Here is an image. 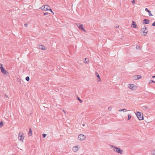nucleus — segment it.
I'll list each match as a JSON object with an SVG mask.
<instances>
[{"instance_id": "nucleus-1", "label": "nucleus", "mask_w": 155, "mask_h": 155, "mask_svg": "<svg viewBox=\"0 0 155 155\" xmlns=\"http://www.w3.org/2000/svg\"><path fill=\"white\" fill-rule=\"evenodd\" d=\"M111 148H112L113 150L114 151L120 154L122 153L123 150L120 149V148L112 145H111Z\"/></svg>"}, {"instance_id": "nucleus-2", "label": "nucleus", "mask_w": 155, "mask_h": 155, "mask_svg": "<svg viewBox=\"0 0 155 155\" xmlns=\"http://www.w3.org/2000/svg\"><path fill=\"white\" fill-rule=\"evenodd\" d=\"M136 114L139 120H141L143 119V114H141L140 112H138Z\"/></svg>"}, {"instance_id": "nucleus-3", "label": "nucleus", "mask_w": 155, "mask_h": 155, "mask_svg": "<svg viewBox=\"0 0 155 155\" xmlns=\"http://www.w3.org/2000/svg\"><path fill=\"white\" fill-rule=\"evenodd\" d=\"M25 137L24 134L22 132H20L18 134V139L19 140L23 141Z\"/></svg>"}, {"instance_id": "nucleus-4", "label": "nucleus", "mask_w": 155, "mask_h": 155, "mask_svg": "<svg viewBox=\"0 0 155 155\" xmlns=\"http://www.w3.org/2000/svg\"><path fill=\"white\" fill-rule=\"evenodd\" d=\"M147 30V27L145 26H144L143 28L141 29L142 31L143 32V35L144 36H145L147 35V31L146 30Z\"/></svg>"}, {"instance_id": "nucleus-5", "label": "nucleus", "mask_w": 155, "mask_h": 155, "mask_svg": "<svg viewBox=\"0 0 155 155\" xmlns=\"http://www.w3.org/2000/svg\"><path fill=\"white\" fill-rule=\"evenodd\" d=\"M76 25L78 27L79 29H81L85 32H86V31L85 29H84L83 28V25L80 23H77L76 24Z\"/></svg>"}, {"instance_id": "nucleus-6", "label": "nucleus", "mask_w": 155, "mask_h": 155, "mask_svg": "<svg viewBox=\"0 0 155 155\" xmlns=\"http://www.w3.org/2000/svg\"><path fill=\"white\" fill-rule=\"evenodd\" d=\"M49 7V6L48 5H44L41 6L40 8L41 10L44 11H48V8Z\"/></svg>"}, {"instance_id": "nucleus-7", "label": "nucleus", "mask_w": 155, "mask_h": 155, "mask_svg": "<svg viewBox=\"0 0 155 155\" xmlns=\"http://www.w3.org/2000/svg\"><path fill=\"white\" fill-rule=\"evenodd\" d=\"M78 138L80 140H83L86 139V137L83 134H80L78 136Z\"/></svg>"}, {"instance_id": "nucleus-8", "label": "nucleus", "mask_w": 155, "mask_h": 155, "mask_svg": "<svg viewBox=\"0 0 155 155\" xmlns=\"http://www.w3.org/2000/svg\"><path fill=\"white\" fill-rule=\"evenodd\" d=\"M0 69L2 73L3 74L7 75L8 74V72L3 67H1Z\"/></svg>"}, {"instance_id": "nucleus-9", "label": "nucleus", "mask_w": 155, "mask_h": 155, "mask_svg": "<svg viewBox=\"0 0 155 155\" xmlns=\"http://www.w3.org/2000/svg\"><path fill=\"white\" fill-rule=\"evenodd\" d=\"M80 147H79L78 146H75L73 147L72 150L73 151L75 152L78 150Z\"/></svg>"}, {"instance_id": "nucleus-10", "label": "nucleus", "mask_w": 155, "mask_h": 155, "mask_svg": "<svg viewBox=\"0 0 155 155\" xmlns=\"http://www.w3.org/2000/svg\"><path fill=\"white\" fill-rule=\"evenodd\" d=\"M143 24H149L150 23V21L149 20L147 19H144L143 20Z\"/></svg>"}, {"instance_id": "nucleus-11", "label": "nucleus", "mask_w": 155, "mask_h": 155, "mask_svg": "<svg viewBox=\"0 0 155 155\" xmlns=\"http://www.w3.org/2000/svg\"><path fill=\"white\" fill-rule=\"evenodd\" d=\"M39 49H41V50H46V48L45 47V46H44L43 45H39Z\"/></svg>"}, {"instance_id": "nucleus-12", "label": "nucleus", "mask_w": 155, "mask_h": 155, "mask_svg": "<svg viewBox=\"0 0 155 155\" xmlns=\"http://www.w3.org/2000/svg\"><path fill=\"white\" fill-rule=\"evenodd\" d=\"M145 10L147 12L149 13V15L150 16H153V15L151 13V11H150L148 8H146Z\"/></svg>"}, {"instance_id": "nucleus-13", "label": "nucleus", "mask_w": 155, "mask_h": 155, "mask_svg": "<svg viewBox=\"0 0 155 155\" xmlns=\"http://www.w3.org/2000/svg\"><path fill=\"white\" fill-rule=\"evenodd\" d=\"M134 85L133 84H131L129 86V88L131 89H133L134 88Z\"/></svg>"}, {"instance_id": "nucleus-14", "label": "nucleus", "mask_w": 155, "mask_h": 155, "mask_svg": "<svg viewBox=\"0 0 155 155\" xmlns=\"http://www.w3.org/2000/svg\"><path fill=\"white\" fill-rule=\"evenodd\" d=\"M132 26H133L132 27L133 28H136L137 26V25L136 24V23L133 21H132Z\"/></svg>"}, {"instance_id": "nucleus-15", "label": "nucleus", "mask_w": 155, "mask_h": 155, "mask_svg": "<svg viewBox=\"0 0 155 155\" xmlns=\"http://www.w3.org/2000/svg\"><path fill=\"white\" fill-rule=\"evenodd\" d=\"M29 130L28 132V135L29 136H30L32 134V130L30 128L29 129Z\"/></svg>"}, {"instance_id": "nucleus-16", "label": "nucleus", "mask_w": 155, "mask_h": 155, "mask_svg": "<svg viewBox=\"0 0 155 155\" xmlns=\"http://www.w3.org/2000/svg\"><path fill=\"white\" fill-rule=\"evenodd\" d=\"M88 61H89V60L88 58H85V61H84V63L87 64Z\"/></svg>"}, {"instance_id": "nucleus-17", "label": "nucleus", "mask_w": 155, "mask_h": 155, "mask_svg": "<svg viewBox=\"0 0 155 155\" xmlns=\"http://www.w3.org/2000/svg\"><path fill=\"white\" fill-rule=\"evenodd\" d=\"M135 77H136L135 78H137L136 79L138 80V79L140 78H141V76H140V75H137Z\"/></svg>"}, {"instance_id": "nucleus-18", "label": "nucleus", "mask_w": 155, "mask_h": 155, "mask_svg": "<svg viewBox=\"0 0 155 155\" xmlns=\"http://www.w3.org/2000/svg\"><path fill=\"white\" fill-rule=\"evenodd\" d=\"M95 74L96 75V76H97V77L98 78H99V80H101V78H100V76L98 74V73L97 72H96V73H95Z\"/></svg>"}, {"instance_id": "nucleus-19", "label": "nucleus", "mask_w": 155, "mask_h": 155, "mask_svg": "<svg viewBox=\"0 0 155 155\" xmlns=\"http://www.w3.org/2000/svg\"><path fill=\"white\" fill-rule=\"evenodd\" d=\"M131 116L130 114H129L128 115V119L127 120H129L131 118Z\"/></svg>"}, {"instance_id": "nucleus-20", "label": "nucleus", "mask_w": 155, "mask_h": 155, "mask_svg": "<svg viewBox=\"0 0 155 155\" xmlns=\"http://www.w3.org/2000/svg\"><path fill=\"white\" fill-rule=\"evenodd\" d=\"M152 155H155V150H153L151 152Z\"/></svg>"}, {"instance_id": "nucleus-21", "label": "nucleus", "mask_w": 155, "mask_h": 155, "mask_svg": "<svg viewBox=\"0 0 155 155\" xmlns=\"http://www.w3.org/2000/svg\"><path fill=\"white\" fill-rule=\"evenodd\" d=\"M119 111H123V112H125L127 111V110H126V109H122L121 110H119Z\"/></svg>"}, {"instance_id": "nucleus-22", "label": "nucleus", "mask_w": 155, "mask_h": 155, "mask_svg": "<svg viewBox=\"0 0 155 155\" xmlns=\"http://www.w3.org/2000/svg\"><path fill=\"white\" fill-rule=\"evenodd\" d=\"M25 79L27 81H29V80H30L29 77L28 76L26 77L25 78Z\"/></svg>"}, {"instance_id": "nucleus-23", "label": "nucleus", "mask_w": 155, "mask_h": 155, "mask_svg": "<svg viewBox=\"0 0 155 155\" xmlns=\"http://www.w3.org/2000/svg\"><path fill=\"white\" fill-rule=\"evenodd\" d=\"M152 83H155V81H153V80H150V81L149 82V84H151Z\"/></svg>"}, {"instance_id": "nucleus-24", "label": "nucleus", "mask_w": 155, "mask_h": 155, "mask_svg": "<svg viewBox=\"0 0 155 155\" xmlns=\"http://www.w3.org/2000/svg\"><path fill=\"white\" fill-rule=\"evenodd\" d=\"M77 99L79 101L80 103H81L82 102V101L78 97H77Z\"/></svg>"}, {"instance_id": "nucleus-25", "label": "nucleus", "mask_w": 155, "mask_h": 155, "mask_svg": "<svg viewBox=\"0 0 155 155\" xmlns=\"http://www.w3.org/2000/svg\"><path fill=\"white\" fill-rule=\"evenodd\" d=\"M142 109L143 110H146L147 109V107L146 106H143L142 107Z\"/></svg>"}, {"instance_id": "nucleus-26", "label": "nucleus", "mask_w": 155, "mask_h": 155, "mask_svg": "<svg viewBox=\"0 0 155 155\" xmlns=\"http://www.w3.org/2000/svg\"><path fill=\"white\" fill-rule=\"evenodd\" d=\"M3 125V123L2 122H0V128Z\"/></svg>"}, {"instance_id": "nucleus-27", "label": "nucleus", "mask_w": 155, "mask_h": 155, "mask_svg": "<svg viewBox=\"0 0 155 155\" xmlns=\"http://www.w3.org/2000/svg\"><path fill=\"white\" fill-rule=\"evenodd\" d=\"M48 11H50L51 12H52L53 14H54V12H52L51 9L50 8V7L49 8H48Z\"/></svg>"}, {"instance_id": "nucleus-28", "label": "nucleus", "mask_w": 155, "mask_h": 155, "mask_svg": "<svg viewBox=\"0 0 155 155\" xmlns=\"http://www.w3.org/2000/svg\"><path fill=\"white\" fill-rule=\"evenodd\" d=\"M136 49H140V46L139 45H137L136 46Z\"/></svg>"}, {"instance_id": "nucleus-29", "label": "nucleus", "mask_w": 155, "mask_h": 155, "mask_svg": "<svg viewBox=\"0 0 155 155\" xmlns=\"http://www.w3.org/2000/svg\"><path fill=\"white\" fill-rule=\"evenodd\" d=\"M47 134H42V137H44V138H45L46 137V136Z\"/></svg>"}, {"instance_id": "nucleus-30", "label": "nucleus", "mask_w": 155, "mask_h": 155, "mask_svg": "<svg viewBox=\"0 0 155 155\" xmlns=\"http://www.w3.org/2000/svg\"><path fill=\"white\" fill-rule=\"evenodd\" d=\"M133 4H134L135 3V0H132V1L131 2Z\"/></svg>"}, {"instance_id": "nucleus-31", "label": "nucleus", "mask_w": 155, "mask_h": 155, "mask_svg": "<svg viewBox=\"0 0 155 155\" xmlns=\"http://www.w3.org/2000/svg\"><path fill=\"white\" fill-rule=\"evenodd\" d=\"M152 25L153 26H155V21L152 24Z\"/></svg>"}, {"instance_id": "nucleus-32", "label": "nucleus", "mask_w": 155, "mask_h": 155, "mask_svg": "<svg viewBox=\"0 0 155 155\" xmlns=\"http://www.w3.org/2000/svg\"><path fill=\"white\" fill-rule=\"evenodd\" d=\"M5 96L6 98H8V96L6 94H5Z\"/></svg>"}, {"instance_id": "nucleus-33", "label": "nucleus", "mask_w": 155, "mask_h": 155, "mask_svg": "<svg viewBox=\"0 0 155 155\" xmlns=\"http://www.w3.org/2000/svg\"><path fill=\"white\" fill-rule=\"evenodd\" d=\"M1 67H3L2 64L0 63V68H1Z\"/></svg>"}, {"instance_id": "nucleus-34", "label": "nucleus", "mask_w": 155, "mask_h": 155, "mask_svg": "<svg viewBox=\"0 0 155 155\" xmlns=\"http://www.w3.org/2000/svg\"><path fill=\"white\" fill-rule=\"evenodd\" d=\"M48 13H47V12L45 13H44V15H48Z\"/></svg>"}, {"instance_id": "nucleus-35", "label": "nucleus", "mask_w": 155, "mask_h": 155, "mask_svg": "<svg viewBox=\"0 0 155 155\" xmlns=\"http://www.w3.org/2000/svg\"><path fill=\"white\" fill-rule=\"evenodd\" d=\"M27 25H28L27 24H25V27H27Z\"/></svg>"}, {"instance_id": "nucleus-36", "label": "nucleus", "mask_w": 155, "mask_h": 155, "mask_svg": "<svg viewBox=\"0 0 155 155\" xmlns=\"http://www.w3.org/2000/svg\"><path fill=\"white\" fill-rule=\"evenodd\" d=\"M97 81H101V80H99V78H98V79H97Z\"/></svg>"}, {"instance_id": "nucleus-37", "label": "nucleus", "mask_w": 155, "mask_h": 155, "mask_svg": "<svg viewBox=\"0 0 155 155\" xmlns=\"http://www.w3.org/2000/svg\"><path fill=\"white\" fill-rule=\"evenodd\" d=\"M63 111L64 113H66V112H65V111L64 110H63Z\"/></svg>"}, {"instance_id": "nucleus-38", "label": "nucleus", "mask_w": 155, "mask_h": 155, "mask_svg": "<svg viewBox=\"0 0 155 155\" xmlns=\"http://www.w3.org/2000/svg\"><path fill=\"white\" fill-rule=\"evenodd\" d=\"M155 76H153V77H152V78H155Z\"/></svg>"}, {"instance_id": "nucleus-39", "label": "nucleus", "mask_w": 155, "mask_h": 155, "mask_svg": "<svg viewBox=\"0 0 155 155\" xmlns=\"http://www.w3.org/2000/svg\"><path fill=\"white\" fill-rule=\"evenodd\" d=\"M84 125H85V124H83V126H84Z\"/></svg>"}, {"instance_id": "nucleus-40", "label": "nucleus", "mask_w": 155, "mask_h": 155, "mask_svg": "<svg viewBox=\"0 0 155 155\" xmlns=\"http://www.w3.org/2000/svg\"><path fill=\"white\" fill-rule=\"evenodd\" d=\"M109 109H110V108L109 107L108 108Z\"/></svg>"}, {"instance_id": "nucleus-41", "label": "nucleus", "mask_w": 155, "mask_h": 155, "mask_svg": "<svg viewBox=\"0 0 155 155\" xmlns=\"http://www.w3.org/2000/svg\"><path fill=\"white\" fill-rule=\"evenodd\" d=\"M109 109H110V108L109 107L108 108Z\"/></svg>"}]
</instances>
